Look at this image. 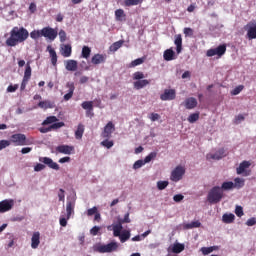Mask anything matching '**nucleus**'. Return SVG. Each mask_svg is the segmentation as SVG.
I'll use <instances>...</instances> for the list:
<instances>
[{"label": "nucleus", "instance_id": "6", "mask_svg": "<svg viewBox=\"0 0 256 256\" xmlns=\"http://www.w3.org/2000/svg\"><path fill=\"white\" fill-rule=\"evenodd\" d=\"M251 167V162L244 160L240 163L239 167L236 168L237 175H243L244 177H249L251 171H247Z\"/></svg>", "mask_w": 256, "mask_h": 256}, {"label": "nucleus", "instance_id": "28", "mask_svg": "<svg viewBox=\"0 0 256 256\" xmlns=\"http://www.w3.org/2000/svg\"><path fill=\"white\" fill-rule=\"evenodd\" d=\"M164 61H173L175 59V51L172 48L164 51L163 54Z\"/></svg>", "mask_w": 256, "mask_h": 256}, {"label": "nucleus", "instance_id": "29", "mask_svg": "<svg viewBox=\"0 0 256 256\" xmlns=\"http://www.w3.org/2000/svg\"><path fill=\"white\" fill-rule=\"evenodd\" d=\"M127 15L125 14V10L123 9H117L115 11V19L116 21H126Z\"/></svg>", "mask_w": 256, "mask_h": 256}, {"label": "nucleus", "instance_id": "40", "mask_svg": "<svg viewBox=\"0 0 256 256\" xmlns=\"http://www.w3.org/2000/svg\"><path fill=\"white\" fill-rule=\"evenodd\" d=\"M143 0H124L125 7H133L135 5H141Z\"/></svg>", "mask_w": 256, "mask_h": 256}, {"label": "nucleus", "instance_id": "23", "mask_svg": "<svg viewBox=\"0 0 256 256\" xmlns=\"http://www.w3.org/2000/svg\"><path fill=\"white\" fill-rule=\"evenodd\" d=\"M38 107L40 109H44V110L55 109V102H51L49 100L40 101L38 103Z\"/></svg>", "mask_w": 256, "mask_h": 256}, {"label": "nucleus", "instance_id": "27", "mask_svg": "<svg viewBox=\"0 0 256 256\" xmlns=\"http://www.w3.org/2000/svg\"><path fill=\"white\" fill-rule=\"evenodd\" d=\"M78 67V62L76 60H67L65 62V69L67 71H75Z\"/></svg>", "mask_w": 256, "mask_h": 256}, {"label": "nucleus", "instance_id": "37", "mask_svg": "<svg viewBox=\"0 0 256 256\" xmlns=\"http://www.w3.org/2000/svg\"><path fill=\"white\" fill-rule=\"evenodd\" d=\"M82 109H85L87 111V115L93 111V101H84L81 104Z\"/></svg>", "mask_w": 256, "mask_h": 256}, {"label": "nucleus", "instance_id": "3", "mask_svg": "<svg viewBox=\"0 0 256 256\" xmlns=\"http://www.w3.org/2000/svg\"><path fill=\"white\" fill-rule=\"evenodd\" d=\"M10 143H14L17 146L23 147L24 145H31V142L27 140V136L22 133L13 134L10 138Z\"/></svg>", "mask_w": 256, "mask_h": 256}, {"label": "nucleus", "instance_id": "52", "mask_svg": "<svg viewBox=\"0 0 256 256\" xmlns=\"http://www.w3.org/2000/svg\"><path fill=\"white\" fill-rule=\"evenodd\" d=\"M58 35L61 43H65L67 41V32H65V30H60Z\"/></svg>", "mask_w": 256, "mask_h": 256}, {"label": "nucleus", "instance_id": "57", "mask_svg": "<svg viewBox=\"0 0 256 256\" xmlns=\"http://www.w3.org/2000/svg\"><path fill=\"white\" fill-rule=\"evenodd\" d=\"M118 223H121V225H123L124 223H131V219L129 218V213H126L124 215V218L123 219H120L118 221Z\"/></svg>", "mask_w": 256, "mask_h": 256}, {"label": "nucleus", "instance_id": "53", "mask_svg": "<svg viewBox=\"0 0 256 256\" xmlns=\"http://www.w3.org/2000/svg\"><path fill=\"white\" fill-rule=\"evenodd\" d=\"M145 164H147L145 160H138L133 164V169H141Z\"/></svg>", "mask_w": 256, "mask_h": 256}, {"label": "nucleus", "instance_id": "9", "mask_svg": "<svg viewBox=\"0 0 256 256\" xmlns=\"http://www.w3.org/2000/svg\"><path fill=\"white\" fill-rule=\"evenodd\" d=\"M183 175H185V168L183 166H177L172 172L170 179L177 183L183 179Z\"/></svg>", "mask_w": 256, "mask_h": 256}, {"label": "nucleus", "instance_id": "7", "mask_svg": "<svg viewBox=\"0 0 256 256\" xmlns=\"http://www.w3.org/2000/svg\"><path fill=\"white\" fill-rule=\"evenodd\" d=\"M244 30L246 33V38L249 41H253V39H256V23L255 22H249L244 26Z\"/></svg>", "mask_w": 256, "mask_h": 256}, {"label": "nucleus", "instance_id": "4", "mask_svg": "<svg viewBox=\"0 0 256 256\" xmlns=\"http://www.w3.org/2000/svg\"><path fill=\"white\" fill-rule=\"evenodd\" d=\"M117 249H119V244L117 242H110L106 245H98L96 247L98 253H113V251H117Z\"/></svg>", "mask_w": 256, "mask_h": 256}, {"label": "nucleus", "instance_id": "55", "mask_svg": "<svg viewBox=\"0 0 256 256\" xmlns=\"http://www.w3.org/2000/svg\"><path fill=\"white\" fill-rule=\"evenodd\" d=\"M243 89H244V86L239 85L231 91V95H239V93H241V91H243Z\"/></svg>", "mask_w": 256, "mask_h": 256}, {"label": "nucleus", "instance_id": "10", "mask_svg": "<svg viewBox=\"0 0 256 256\" xmlns=\"http://www.w3.org/2000/svg\"><path fill=\"white\" fill-rule=\"evenodd\" d=\"M114 132H115V124H113V122L110 121L105 125L104 130L102 131L101 137H103V139H111Z\"/></svg>", "mask_w": 256, "mask_h": 256}, {"label": "nucleus", "instance_id": "34", "mask_svg": "<svg viewBox=\"0 0 256 256\" xmlns=\"http://www.w3.org/2000/svg\"><path fill=\"white\" fill-rule=\"evenodd\" d=\"M121 231H123V224L117 223L113 226V235L114 237H120L121 236Z\"/></svg>", "mask_w": 256, "mask_h": 256}, {"label": "nucleus", "instance_id": "54", "mask_svg": "<svg viewBox=\"0 0 256 256\" xmlns=\"http://www.w3.org/2000/svg\"><path fill=\"white\" fill-rule=\"evenodd\" d=\"M11 145V141L9 140H0V151L9 147Z\"/></svg>", "mask_w": 256, "mask_h": 256}, {"label": "nucleus", "instance_id": "33", "mask_svg": "<svg viewBox=\"0 0 256 256\" xmlns=\"http://www.w3.org/2000/svg\"><path fill=\"white\" fill-rule=\"evenodd\" d=\"M220 189L221 191H231L235 189V185L231 181L223 182Z\"/></svg>", "mask_w": 256, "mask_h": 256}, {"label": "nucleus", "instance_id": "17", "mask_svg": "<svg viewBox=\"0 0 256 256\" xmlns=\"http://www.w3.org/2000/svg\"><path fill=\"white\" fill-rule=\"evenodd\" d=\"M223 157H225V149L224 148H220L216 153L214 154H207L206 155V159L208 161H210V159H214L216 161H219V159H223Z\"/></svg>", "mask_w": 256, "mask_h": 256}, {"label": "nucleus", "instance_id": "16", "mask_svg": "<svg viewBox=\"0 0 256 256\" xmlns=\"http://www.w3.org/2000/svg\"><path fill=\"white\" fill-rule=\"evenodd\" d=\"M13 205H15L13 200H2L0 202V213H7V211H11L13 209Z\"/></svg>", "mask_w": 256, "mask_h": 256}, {"label": "nucleus", "instance_id": "12", "mask_svg": "<svg viewBox=\"0 0 256 256\" xmlns=\"http://www.w3.org/2000/svg\"><path fill=\"white\" fill-rule=\"evenodd\" d=\"M40 163H44V165H47L49 169H53L54 171H59L60 167L59 164L53 161V159L49 157H40L39 158Z\"/></svg>", "mask_w": 256, "mask_h": 256}, {"label": "nucleus", "instance_id": "22", "mask_svg": "<svg viewBox=\"0 0 256 256\" xmlns=\"http://www.w3.org/2000/svg\"><path fill=\"white\" fill-rule=\"evenodd\" d=\"M150 84H151V80H147V79L137 80L133 83L134 89H137V90L143 89Z\"/></svg>", "mask_w": 256, "mask_h": 256}, {"label": "nucleus", "instance_id": "63", "mask_svg": "<svg viewBox=\"0 0 256 256\" xmlns=\"http://www.w3.org/2000/svg\"><path fill=\"white\" fill-rule=\"evenodd\" d=\"M184 35L185 37H191L193 35V29L192 28H184Z\"/></svg>", "mask_w": 256, "mask_h": 256}, {"label": "nucleus", "instance_id": "56", "mask_svg": "<svg viewBox=\"0 0 256 256\" xmlns=\"http://www.w3.org/2000/svg\"><path fill=\"white\" fill-rule=\"evenodd\" d=\"M235 215H237V217H243V215H245V213H243V207L236 206Z\"/></svg>", "mask_w": 256, "mask_h": 256}, {"label": "nucleus", "instance_id": "13", "mask_svg": "<svg viewBox=\"0 0 256 256\" xmlns=\"http://www.w3.org/2000/svg\"><path fill=\"white\" fill-rule=\"evenodd\" d=\"M177 97L175 89H165L164 93L160 95L161 101H173Z\"/></svg>", "mask_w": 256, "mask_h": 256}, {"label": "nucleus", "instance_id": "59", "mask_svg": "<svg viewBox=\"0 0 256 256\" xmlns=\"http://www.w3.org/2000/svg\"><path fill=\"white\" fill-rule=\"evenodd\" d=\"M149 119L153 122L159 121V119H161V115H159L158 113H151Z\"/></svg>", "mask_w": 256, "mask_h": 256}, {"label": "nucleus", "instance_id": "61", "mask_svg": "<svg viewBox=\"0 0 256 256\" xmlns=\"http://www.w3.org/2000/svg\"><path fill=\"white\" fill-rule=\"evenodd\" d=\"M246 225L248 227H253V225H256V218L252 217L246 221Z\"/></svg>", "mask_w": 256, "mask_h": 256}, {"label": "nucleus", "instance_id": "58", "mask_svg": "<svg viewBox=\"0 0 256 256\" xmlns=\"http://www.w3.org/2000/svg\"><path fill=\"white\" fill-rule=\"evenodd\" d=\"M17 89H19V85L15 84V85H9L7 87V92L8 93H15V91H17Z\"/></svg>", "mask_w": 256, "mask_h": 256}, {"label": "nucleus", "instance_id": "49", "mask_svg": "<svg viewBox=\"0 0 256 256\" xmlns=\"http://www.w3.org/2000/svg\"><path fill=\"white\" fill-rule=\"evenodd\" d=\"M188 121L190 123H195V122L199 121V112L190 114L189 117H188Z\"/></svg>", "mask_w": 256, "mask_h": 256}, {"label": "nucleus", "instance_id": "1", "mask_svg": "<svg viewBox=\"0 0 256 256\" xmlns=\"http://www.w3.org/2000/svg\"><path fill=\"white\" fill-rule=\"evenodd\" d=\"M29 39V31L24 27H13L10 31V37L6 40L8 47H17L19 43H25Z\"/></svg>", "mask_w": 256, "mask_h": 256}, {"label": "nucleus", "instance_id": "62", "mask_svg": "<svg viewBox=\"0 0 256 256\" xmlns=\"http://www.w3.org/2000/svg\"><path fill=\"white\" fill-rule=\"evenodd\" d=\"M97 213V207H92L87 210V215L88 217H92V215H95Z\"/></svg>", "mask_w": 256, "mask_h": 256}, {"label": "nucleus", "instance_id": "64", "mask_svg": "<svg viewBox=\"0 0 256 256\" xmlns=\"http://www.w3.org/2000/svg\"><path fill=\"white\" fill-rule=\"evenodd\" d=\"M43 169H45V165L38 163L34 166V171L39 172V171H43Z\"/></svg>", "mask_w": 256, "mask_h": 256}, {"label": "nucleus", "instance_id": "24", "mask_svg": "<svg viewBox=\"0 0 256 256\" xmlns=\"http://www.w3.org/2000/svg\"><path fill=\"white\" fill-rule=\"evenodd\" d=\"M174 44L176 45V52L179 55V53L183 51V38L181 37V34L175 36Z\"/></svg>", "mask_w": 256, "mask_h": 256}, {"label": "nucleus", "instance_id": "60", "mask_svg": "<svg viewBox=\"0 0 256 256\" xmlns=\"http://www.w3.org/2000/svg\"><path fill=\"white\" fill-rule=\"evenodd\" d=\"M175 203H181V201H183V199H185V196H183V194H176L173 197Z\"/></svg>", "mask_w": 256, "mask_h": 256}, {"label": "nucleus", "instance_id": "11", "mask_svg": "<svg viewBox=\"0 0 256 256\" xmlns=\"http://www.w3.org/2000/svg\"><path fill=\"white\" fill-rule=\"evenodd\" d=\"M67 219H71V215L75 213V197H68L66 202Z\"/></svg>", "mask_w": 256, "mask_h": 256}, {"label": "nucleus", "instance_id": "50", "mask_svg": "<svg viewBox=\"0 0 256 256\" xmlns=\"http://www.w3.org/2000/svg\"><path fill=\"white\" fill-rule=\"evenodd\" d=\"M169 185V181H158L157 182V187L159 191H163V189H167Z\"/></svg>", "mask_w": 256, "mask_h": 256}, {"label": "nucleus", "instance_id": "8", "mask_svg": "<svg viewBox=\"0 0 256 256\" xmlns=\"http://www.w3.org/2000/svg\"><path fill=\"white\" fill-rule=\"evenodd\" d=\"M41 34H42V37H45V39H49L50 41H55V39H57L58 32L52 27L47 26L41 29Z\"/></svg>", "mask_w": 256, "mask_h": 256}, {"label": "nucleus", "instance_id": "45", "mask_svg": "<svg viewBox=\"0 0 256 256\" xmlns=\"http://www.w3.org/2000/svg\"><path fill=\"white\" fill-rule=\"evenodd\" d=\"M102 147H106V149H111L115 143L113 140H109V138H105L104 141L101 142Z\"/></svg>", "mask_w": 256, "mask_h": 256}, {"label": "nucleus", "instance_id": "39", "mask_svg": "<svg viewBox=\"0 0 256 256\" xmlns=\"http://www.w3.org/2000/svg\"><path fill=\"white\" fill-rule=\"evenodd\" d=\"M23 79L26 81L31 79V64H29V62L26 64Z\"/></svg>", "mask_w": 256, "mask_h": 256}, {"label": "nucleus", "instance_id": "44", "mask_svg": "<svg viewBox=\"0 0 256 256\" xmlns=\"http://www.w3.org/2000/svg\"><path fill=\"white\" fill-rule=\"evenodd\" d=\"M143 63H145V58H137L129 64V67H137L139 65H143Z\"/></svg>", "mask_w": 256, "mask_h": 256}, {"label": "nucleus", "instance_id": "25", "mask_svg": "<svg viewBox=\"0 0 256 256\" xmlns=\"http://www.w3.org/2000/svg\"><path fill=\"white\" fill-rule=\"evenodd\" d=\"M184 107L186 109H195L197 107V99L193 97L187 98L184 102Z\"/></svg>", "mask_w": 256, "mask_h": 256}, {"label": "nucleus", "instance_id": "42", "mask_svg": "<svg viewBox=\"0 0 256 256\" xmlns=\"http://www.w3.org/2000/svg\"><path fill=\"white\" fill-rule=\"evenodd\" d=\"M81 55L83 59H89L91 57V48L89 46H83Z\"/></svg>", "mask_w": 256, "mask_h": 256}, {"label": "nucleus", "instance_id": "36", "mask_svg": "<svg viewBox=\"0 0 256 256\" xmlns=\"http://www.w3.org/2000/svg\"><path fill=\"white\" fill-rule=\"evenodd\" d=\"M233 185L234 189H241L245 187V179L237 177L234 179Z\"/></svg>", "mask_w": 256, "mask_h": 256}, {"label": "nucleus", "instance_id": "5", "mask_svg": "<svg viewBox=\"0 0 256 256\" xmlns=\"http://www.w3.org/2000/svg\"><path fill=\"white\" fill-rule=\"evenodd\" d=\"M227 52V45L221 44L216 48L209 49L206 53L207 57H215L217 55L218 57H223V54Z\"/></svg>", "mask_w": 256, "mask_h": 256}, {"label": "nucleus", "instance_id": "46", "mask_svg": "<svg viewBox=\"0 0 256 256\" xmlns=\"http://www.w3.org/2000/svg\"><path fill=\"white\" fill-rule=\"evenodd\" d=\"M145 79V74L141 71H137L133 74V80L134 81H141Z\"/></svg>", "mask_w": 256, "mask_h": 256}, {"label": "nucleus", "instance_id": "14", "mask_svg": "<svg viewBox=\"0 0 256 256\" xmlns=\"http://www.w3.org/2000/svg\"><path fill=\"white\" fill-rule=\"evenodd\" d=\"M57 153H62L63 155H73L75 153V147L70 145H59L56 147Z\"/></svg>", "mask_w": 256, "mask_h": 256}, {"label": "nucleus", "instance_id": "21", "mask_svg": "<svg viewBox=\"0 0 256 256\" xmlns=\"http://www.w3.org/2000/svg\"><path fill=\"white\" fill-rule=\"evenodd\" d=\"M60 53L62 57H71V53H73V49L70 44H64L61 46Z\"/></svg>", "mask_w": 256, "mask_h": 256}, {"label": "nucleus", "instance_id": "31", "mask_svg": "<svg viewBox=\"0 0 256 256\" xmlns=\"http://www.w3.org/2000/svg\"><path fill=\"white\" fill-rule=\"evenodd\" d=\"M84 133H85V126L83 124H78L77 130L75 131V138L83 139Z\"/></svg>", "mask_w": 256, "mask_h": 256}, {"label": "nucleus", "instance_id": "35", "mask_svg": "<svg viewBox=\"0 0 256 256\" xmlns=\"http://www.w3.org/2000/svg\"><path fill=\"white\" fill-rule=\"evenodd\" d=\"M119 239H120L121 243H125L126 241H129V239H131V231H129V230L123 231L120 234Z\"/></svg>", "mask_w": 256, "mask_h": 256}, {"label": "nucleus", "instance_id": "32", "mask_svg": "<svg viewBox=\"0 0 256 256\" xmlns=\"http://www.w3.org/2000/svg\"><path fill=\"white\" fill-rule=\"evenodd\" d=\"M123 43H125L123 40H119L117 42H114L109 47V51H112V53H115L116 51H119V49H121V47H123Z\"/></svg>", "mask_w": 256, "mask_h": 256}, {"label": "nucleus", "instance_id": "47", "mask_svg": "<svg viewBox=\"0 0 256 256\" xmlns=\"http://www.w3.org/2000/svg\"><path fill=\"white\" fill-rule=\"evenodd\" d=\"M30 37H31V39L37 40L40 37H43V34L41 33V30H33L30 33Z\"/></svg>", "mask_w": 256, "mask_h": 256}, {"label": "nucleus", "instance_id": "30", "mask_svg": "<svg viewBox=\"0 0 256 256\" xmlns=\"http://www.w3.org/2000/svg\"><path fill=\"white\" fill-rule=\"evenodd\" d=\"M201 227V222L199 220L193 221L191 223H186L183 225V229L189 230V229H197Z\"/></svg>", "mask_w": 256, "mask_h": 256}, {"label": "nucleus", "instance_id": "38", "mask_svg": "<svg viewBox=\"0 0 256 256\" xmlns=\"http://www.w3.org/2000/svg\"><path fill=\"white\" fill-rule=\"evenodd\" d=\"M59 119L56 116H48L43 122L42 125H55Z\"/></svg>", "mask_w": 256, "mask_h": 256}, {"label": "nucleus", "instance_id": "51", "mask_svg": "<svg viewBox=\"0 0 256 256\" xmlns=\"http://www.w3.org/2000/svg\"><path fill=\"white\" fill-rule=\"evenodd\" d=\"M157 157V152H151L149 155H147L144 158L145 163H151V161H153V159H155Z\"/></svg>", "mask_w": 256, "mask_h": 256}, {"label": "nucleus", "instance_id": "48", "mask_svg": "<svg viewBox=\"0 0 256 256\" xmlns=\"http://www.w3.org/2000/svg\"><path fill=\"white\" fill-rule=\"evenodd\" d=\"M184 250H185V245L179 244V243L175 244L172 249L173 253H181Z\"/></svg>", "mask_w": 256, "mask_h": 256}, {"label": "nucleus", "instance_id": "26", "mask_svg": "<svg viewBox=\"0 0 256 256\" xmlns=\"http://www.w3.org/2000/svg\"><path fill=\"white\" fill-rule=\"evenodd\" d=\"M47 51L49 52L51 63L55 67L57 65V52L51 46H47Z\"/></svg>", "mask_w": 256, "mask_h": 256}, {"label": "nucleus", "instance_id": "20", "mask_svg": "<svg viewBox=\"0 0 256 256\" xmlns=\"http://www.w3.org/2000/svg\"><path fill=\"white\" fill-rule=\"evenodd\" d=\"M66 87L69 89L68 93L64 95V101H69L73 97V93H75V83L68 82Z\"/></svg>", "mask_w": 256, "mask_h": 256}, {"label": "nucleus", "instance_id": "19", "mask_svg": "<svg viewBox=\"0 0 256 256\" xmlns=\"http://www.w3.org/2000/svg\"><path fill=\"white\" fill-rule=\"evenodd\" d=\"M41 243V233L34 232L31 238V247L32 249H37Z\"/></svg>", "mask_w": 256, "mask_h": 256}, {"label": "nucleus", "instance_id": "43", "mask_svg": "<svg viewBox=\"0 0 256 256\" xmlns=\"http://www.w3.org/2000/svg\"><path fill=\"white\" fill-rule=\"evenodd\" d=\"M217 249H219V247L217 246L202 247L201 252L203 253V255H209V253H213V251H217Z\"/></svg>", "mask_w": 256, "mask_h": 256}, {"label": "nucleus", "instance_id": "2", "mask_svg": "<svg viewBox=\"0 0 256 256\" xmlns=\"http://www.w3.org/2000/svg\"><path fill=\"white\" fill-rule=\"evenodd\" d=\"M223 197H225V194L223 193V190H221V187L214 186L208 192L207 201L212 205H215L217 203H221V199H223Z\"/></svg>", "mask_w": 256, "mask_h": 256}, {"label": "nucleus", "instance_id": "15", "mask_svg": "<svg viewBox=\"0 0 256 256\" xmlns=\"http://www.w3.org/2000/svg\"><path fill=\"white\" fill-rule=\"evenodd\" d=\"M61 127H65V122H57L49 127H41L39 128L40 133H49L50 131H55L57 129H61Z\"/></svg>", "mask_w": 256, "mask_h": 256}, {"label": "nucleus", "instance_id": "41", "mask_svg": "<svg viewBox=\"0 0 256 256\" xmlns=\"http://www.w3.org/2000/svg\"><path fill=\"white\" fill-rule=\"evenodd\" d=\"M223 223H233L235 221V215L234 214H224L222 216Z\"/></svg>", "mask_w": 256, "mask_h": 256}, {"label": "nucleus", "instance_id": "18", "mask_svg": "<svg viewBox=\"0 0 256 256\" xmlns=\"http://www.w3.org/2000/svg\"><path fill=\"white\" fill-rule=\"evenodd\" d=\"M105 61H107V55L103 54H95L91 59L93 65H101V63H105Z\"/></svg>", "mask_w": 256, "mask_h": 256}]
</instances>
